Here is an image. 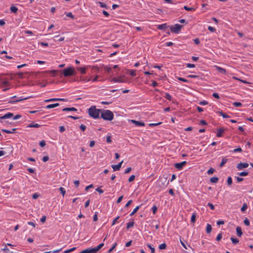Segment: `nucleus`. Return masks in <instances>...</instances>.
I'll return each instance as SVG.
<instances>
[{
  "instance_id": "25",
  "label": "nucleus",
  "mask_w": 253,
  "mask_h": 253,
  "mask_svg": "<svg viewBox=\"0 0 253 253\" xmlns=\"http://www.w3.org/2000/svg\"><path fill=\"white\" fill-rule=\"evenodd\" d=\"M230 240H231L232 243L234 245H235V244H237V243H238L239 242V239H238L236 238H234L233 237H231L230 238Z\"/></svg>"
},
{
  "instance_id": "33",
  "label": "nucleus",
  "mask_w": 253,
  "mask_h": 253,
  "mask_svg": "<svg viewBox=\"0 0 253 253\" xmlns=\"http://www.w3.org/2000/svg\"><path fill=\"white\" fill-rule=\"evenodd\" d=\"M134 222L133 221H131V222H129L127 223V225H126V228L127 229H129V228L133 226L134 225Z\"/></svg>"
},
{
  "instance_id": "14",
  "label": "nucleus",
  "mask_w": 253,
  "mask_h": 253,
  "mask_svg": "<svg viewBox=\"0 0 253 253\" xmlns=\"http://www.w3.org/2000/svg\"><path fill=\"white\" fill-rule=\"evenodd\" d=\"M224 131V129L223 128H220L217 129V133L216 134V136L217 137H220L222 136V134Z\"/></svg>"
},
{
  "instance_id": "54",
  "label": "nucleus",
  "mask_w": 253,
  "mask_h": 253,
  "mask_svg": "<svg viewBox=\"0 0 253 253\" xmlns=\"http://www.w3.org/2000/svg\"><path fill=\"white\" fill-rule=\"evenodd\" d=\"M152 210L154 214L156 213L157 211V207L156 206H153L152 208Z\"/></svg>"
},
{
  "instance_id": "39",
  "label": "nucleus",
  "mask_w": 253,
  "mask_h": 253,
  "mask_svg": "<svg viewBox=\"0 0 253 253\" xmlns=\"http://www.w3.org/2000/svg\"><path fill=\"white\" fill-rule=\"evenodd\" d=\"M129 72V74L130 75L132 76V77H135L136 76V73H135V70H128Z\"/></svg>"
},
{
  "instance_id": "48",
  "label": "nucleus",
  "mask_w": 253,
  "mask_h": 253,
  "mask_svg": "<svg viewBox=\"0 0 253 253\" xmlns=\"http://www.w3.org/2000/svg\"><path fill=\"white\" fill-rule=\"evenodd\" d=\"M135 177V175H131V176L129 177V178H128V182H131L133 181L134 180Z\"/></svg>"
},
{
  "instance_id": "58",
  "label": "nucleus",
  "mask_w": 253,
  "mask_h": 253,
  "mask_svg": "<svg viewBox=\"0 0 253 253\" xmlns=\"http://www.w3.org/2000/svg\"><path fill=\"white\" fill-rule=\"evenodd\" d=\"M208 30L211 32H214L216 31V29L214 28L211 26L208 27Z\"/></svg>"
},
{
  "instance_id": "37",
  "label": "nucleus",
  "mask_w": 253,
  "mask_h": 253,
  "mask_svg": "<svg viewBox=\"0 0 253 253\" xmlns=\"http://www.w3.org/2000/svg\"><path fill=\"white\" fill-rule=\"evenodd\" d=\"M76 249V247H73L70 249H68V250H65L63 253H70L72 252H73Z\"/></svg>"
},
{
  "instance_id": "47",
  "label": "nucleus",
  "mask_w": 253,
  "mask_h": 253,
  "mask_svg": "<svg viewBox=\"0 0 253 253\" xmlns=\"http://www.w3.org/2000/svg\"><path fill=\"white\" fill-rule=\"evenodd\" d=\"M248 173H249L248 172L242 171V172H241L240 173H239V174L240 176H247L248 174Z\"/></svg>"
},
{
  "instance_id": "53",
  "label": "nucleus",
  "mask_w": 253,
  "mask_h": 253,
  "mask_svg": "<svg viewBox=\"0 0 253 253\" xmlns=\"http://www.w3.org/2000/svg\"><path fill=\"white\" fill-rule=\"evenodd\" d=\"M39 145L41 147H43L44 146H45L46 145V143H45V142L44 140H42L41 141L40 143H39Z\"/></svg>"
},
{
  "instance_id": "61",
  "label": "nucleus",
  "mask_w": 253,
  "mask_h": 253,
  "mask_svg": "<svg viewBox=\"0 0 253 253\" xmlns=\"http://www.w3.org/2000/svg\"><path fill=\"white\" fill-rule=\"evenodd\" d=\"M66 16L67 17H70L72 19L74 18V16L72 14L71 12H68L66 14Z\"/></svg>"
},
{
  "instance_id": "21",
  "label": "nucleus",
  "mask_w": 253,
  "mask_h": 253,
  "mask_svg": "<svg viewBox=\"0 0 253 253\" xmlns=\"http://www.w3.org/2000/svg\"><path fill=\"white\" fill-rule=\"evenodd\" d=\"M227 161H228V159L226 157L223 158L222 159L221 162L219 164V167L220 168L223 167L224 166V165H225V164L227 162Z\"/></svg>"
},
{
  "instance_id": "41",
  "label": "nucleus",
  "mask_w": 253,
  "mask_h": 253,
  "mask_svg": "<svg viewBox=\"0 0 253 253\" xmlns=\"http://www.w3.org/2000/svg\"><path fill=\"white\" fill-rule=\"evenodd\" d=\"M59 191H60L62 195L64 196L66 193L65 189L63 187H61L59 188Z\"/></svg>"
},
{
  "instance_id": "57",
  "label": "nucleus",
  "mask_w": 253,
  "mask_h": 253,
  "mask_svg": "<svg viewBox=\"0 0 253 253\" xmlns=\"http://www.w3.org/2000/svg\"><path fill=\"white\" fill-rule=\"evenodd\" d=\"M221 238H222V233H220L218 234V235L217 236V237L216 238V241H219L221 239Z\"/></svg>"
},
{
  "instance_id": "26",
  "label": "nucleus",
  "mask_w": 253,
  "mask_h": 253,
  "mask_svg": "<svg viewBox=\"0 0 253 253\" xmlns=\"http://www.w3.org/2000/svg\"><path fill=\"white\" fill-rule=\"evenodd\" d=\"M64 40V37H59V36H55L54 37V40L55 41H63Z\"/></svg>"
},
{
  "instance_id": "8",
  "label": "nucleus",
  "mask_w": 253,
  "mask_h": 253,
  "mask_svg": "<svg viewBox=\"0 0 253 253\" xmlns=\"http://www.w3.org/2000/svg\"><path fill=\"white\" fill-rule=\"evenodd\" d=\"M248 166H249V164L247 163H240L238 164V165L237 166V168L239 170H241L244 168H247Z\"/></svg>"
},
{
  "instance_id": "17",
  "label": "nucleus",
  "mask_w": 253,
  "mask_h": 253,
  "mask_svg": "<svg viewBox=\"0 0 253 253\" xmlns=\"http://www.w3.org/2000/svg\"><path fill=\"white\" fill-rule=\"evenodd\" d=\"M63 111H77V109L74 107H67L62 109Z\"/></svg>"
},
{
  "instance_id": "19",
  "label": "nucleus",
  "mask_w": 253,
  "mask_h": 253,
  "mask_svg": "<svg viewBox=\"0 0 253 253\" xmlns=\"http://www.w3.org/2000/svg\"><path fill=\"white\" fill-rule=\"evenodd\" d=\"M104 243H101L96 247L93 248L95 253H96L101 248L104 246Z\"/></svg>"
},
{
  "instance_id": "7",
  "label": "nucleus",
  "mask_w": 253,
  "mask_h": 253,
  "mask_svg": "<svg viewBox=\"0 0 253 253\" xmlns=\"http://www.w3.org/2000/svg\"><path fill=\"white\" fill-rule=\"evenodd\" d=\"M186 163L187 162L186 161H183L181 163L175 164L174 166L178 170H181Z\"/></svg>"
},
{
  "instance_id": "42",
  "label": "nucleus",
  "mask_w": 253,
  "mask_h": 253,
  "mask_svg": "<svg viewBox=\"0 0 253 253\" xmlns=\"http://www.w3.org/2000/svg\"><path fill=\"white\" fill-rule=\"evenodd\" d=\"M117 243H115L113 246L111 248H110L109 251H108V253H110L111 252H112V251L117 247Z\"/></svg>"
},
{
  "instance_id": "43",
  "label": "nucleus",
  "mask_w": 253,
  "mask_h": 253,
  "mask_svg": "<svg viewBox=\"0 0 253 253\" xmlns=\"http://www.w3.org/2000/svg\"><path fill=\"white\" fill-rule=\"evenodd\" d=\"M147 247L150 249V250H151V252L152 253H155V248L154 247H153L150 244H147Z\"/></svg>"
},
{
  "instance_id": "13",
  "label": "nucleus",
  "mask_w": 253,
  "mask_h": 253,
  "mask_svg": "<svg viewBox=\"0 0 253 253\" xmlns=\"http://www.w3.org/2000/svg\"><path fill=\"white\" fill-rule=\"evenodd\" d=\"M168 27L169 26L167 25V24L166 23H165V24L158 25L157 28L159 30H165L167 28H168Z\"/></svg>"
},
{
  "instance_id": "34",
  "label": "nucleus",
  "mask_w": 253,
  "mask_h": 253,
  "mask_svg": "<svg viewBox=\"0 0 253 253\" xmlns=\"http://www.w3.org/2000/svg\"><path fill=\"white\" fill-rule=\"evenodd\" d=\"M167 248V245L165 243L161 244L159 245V248L160 250H165Z\"/></svg>"
},
{
  "instance_id": "16",
  "label": "nucleus",
  "mask_w": 253,
  "mask_h": 253,
  "mask_svg": "<svg viewBox=\"0 0 253 253\" xmlns=\"http://www.w3.org/2000/svg\"><path fill=\"white\" fill-rule=\"evenodd\" d=\"M59 105V104L58 103H54V104H49V105H47L45 107V108L46 109H51V108H53L54 107H57Z\"/></svg>"
},
{
  "instance_id": "30",
  "label": "nucleus",
  "mask_w": 253,
  "mask_h": 253,
  "mask_svg": "<svg viewBox=\"0 0 253 253\" xmlns=\"http://www.w3.org/2000/svg\"><path fill=\"white\" fill-rule=\"evenodd\" d=\"M212 230L211 226L210 224H208L206 227V232L208 234L211 232Z\"/></svg>"
},
{
  "instance_id": "23",
  "label": "nucleus",
  "mask_w": 253,
  "mask_h": 253,
  "mask_svg": "<svg viewBox=\"0 0 253 253\" xmlns=\"http://www.w3.org/2000/svg\"><path fill=\"white\" fill-rule=\"evenodd\" d=\"M77 69L81 72L82 74H84L86 73V69L85 67H77Z\"/></svg>"
},
{
  "instance_id": "38",
  "label": "nucleus",
  "mask_w": 253,
  "mask_h": 253,
  "mask_svg": "<svg viewBox=\"0 0 253 253\" xmlns=\"http://www.w3.org/2000/svg\"><path fill=\"white\" fill-rule=\"evenodd\" d=\"M227 182L228 186L231 185V184H232V179L231 177L229 176L228 177Z\"/></svg>"
},
{
  "instance_id": "50",
  "label": "nucleus",
  "mask_w": 253,
  "mask_h": 253,
  "mask_svg": "<svg viewBox=\"0 0 253 253\" xmlns=\"http://www.w3.org/2000/svg\"><path fill=\"white\" fill-rule=\"evenodd\" d=\"M99 4H100V6L101 7H103V8H107V5L104 3V2H100L99 1Z\"/></svg>"
},
{
  "instance_id": "5",
  "label": "nucleus",
  "mask_w": 253,
  "mask_h": 253,
  "mask_svg": "<svg viewBox=\"0 0 253 253\" xmlns=\"http://www.w3.org/2000/svg\"><path fill=\"white\" fill-rule=\"evenodd\" d=\"M182 27V25L176 24L174 25V26L170 27L171 32L172 33L178 34L180 32Z\"/></svg>"
},
{
  "instance_id": "63",
  "label": "nucleus",
  "mask_w": 253,
  "mask_h": 253,
  "mask_svg": "<svg viewBox=\"0 0 253 253\" xmlns=\"http://www.w3.org/2000/svg\"><path fill=\"white\" fill-rule=\"evenodd\" d=\"M131 167L127 168L126 169L124 173H126V174L128 173H129L131 171Z\"/></svg>"
},
{
  "instance_id": "64",
  "label": "nucleus",
  "mask_w": 253,
  "mask_h": 253,
  "mask_svg": "<svg viewBox=\"0 0 253 253\" xmlns=\"http://www.w3.org/2000/svg\"><path fill=\"white\" fill-rule=\"evenodd\" d=\"M80 129L83 131H84L85 129H86V126H85L82 124L80 126Z\"/></svg>"
},
{
  "instance_id": "52",
  "label": "nucleus",
  "mask_w": 253,
  "mask_h": 253,
  "mask_svg": "<svg viewBox=\"0 0 253 253\" xmlns=\"http://www.w3.org/2000/svg\"><path fill=\"white\" fill-rule=\"evenodd\" d=\"M244 223L247 226L250 225V221H249V220L247 218H246L244 219Z\"/></svg>"
},
{
  "instance_id": "62",
  "label": "nucleus",
  "mask_w": 253,
  "mask_h": 253,
  "mask_svg": "<svg viewBox=\"0 0 253 253\" xmlns=\"http://www.w3.org/2000/svg\"><path fill=\"white\" fill-rule=\"evenodd\" d=\"M39 197V194L35 193L32 195V198L34 199H36Z\"/></svg>"
},
{
  "instance_id": "1",
  "label": "nucleus",
  "mask_w": 253,
  "mask_h": 253,
  "mask_svg": "<svg viewBox=\"0 0 253 253\" xmlns=\"http://www.w3.org/2000/svg\"><path fill=\"white\" fill-rule=\"evenodd\" d=\"M101 109H96L95 106H91L88 109V113L90 117L94 118H99V114L101 113Z\"/></svg>"
},
{
  "instance_id": "24",
  "label": "nucleus",
  "mask_w": 253,
  "mask_h": 253,
  "mask_svg": "<svg viewBox=\"0 0 253 253\" xmlns=\"http://www.w3.org/2000/svg\"><path fill=\"white\" fill-rule=\"evenodd\" d=\"M16 130V128H13L12 129V130H7V129H2L1 130H2V131L6 133L10 134V133H13Z\"/></svg>"
},
{
  "instance_id": "12",
  "label": "nucleus",
  "mask_w": 253,
  "mask_h": 253,
  "mask_svg": "<svg viewBox=\"0 0 253 253\" xmlns=\"http://www.w3.org/2000/svg\"><path fill=\"white\" fill-rule=\"evenodd\" d=\"M79 253H95L93 248H87L83 250Z\"/></svg>"
},
{
  "instance_id": "51",
  "label": "nucleus",
  "mask_w": 253,
  "mask_h": 253,
  "mask_svg": "<svg viewBox=\"0 0 253 253\" xmlns=\"http://www.w3.org/2000/svg\"><path fill=\"white\" fill-rule=\"evenodd\" d=\"M233 105L235 107H240L242 105L241 103L238 102H234Z\"/></svg>"
},
{
  "instance_id": "29",
  "label": "nucleus",
  "mask_w": 253,
  "mask_h": 253,
  "mask_svg": "<svg viewBox=\"0 0 253 253\" xmlns=\"http://www.w3.org/2000/svg\"><path fill=\"white\" fill-rule=\"evenodd\" d=\"M196 220V213L195 212L193 213L191 218V221L192 223H195Z\"/></svg>"
},
{
  "instance_id": "45",
  "label": "nucleus",
  "mask_w": 253,
  "mask_h": 253,
  "mask_svg": "<svg viewBox=\"0 0 253 253\" xmlns=\"http://www.w3.org/2000/svg\"><path fill=\"white\" fill-rule=\"evenodd\" d=\"M242 149L240 147H238L236 149H234L232 151V152L235 153V152H242Z\"/></svg>"
},
{
  "instance_id": "59",
  "label": "nucleus",
  "mask_w": 253,
  "mask_h": 253,
  "mask_svg": "<svg viewBox=\"0 0 253 253\" xmlns=\"http://www.w3.org/2000/svg\"><path fill=\"white\" fill-rule=\"evenodd\" d=\"M208 104V102L207 101L203 100L202 101H200L199 102V104L201 105H206Z\"/></svg>"
},
{
  "instance_id": "49",
  "label": "nucleus",
  "mask_w": 253,
  "mask_h": 253,
  "mask_svg": "<svg viewBox=\"0 0 253 253\" xmlns=\"http://www.w3.org/2000/svg\"><path fill=\"white\" fill-rule=\"evenodd\" d=\"M112 68L110 67H109L108 66H106L105 67V71L109 73H110L112 72Z\"/></svg>"
},
{
  "instance_id": "32",
  "label": "nucleus",
  "mask_w": 253,
  "mask_h": 253,
  "mask_svg": "<svg viewBox=\"0 0 253 253\" xmlns=\"http://www.w3.org/2000/svg\"><path fill=\"white\" fill-rule=\"evenodd\" d=\"M10 9L11 11L14 13H16L18 11V8L14 5H12L10 7Z\"/></svg>"
},
{
  "instance_id": "55",
  "label": "nucleus",
  "mask_w": 253,
  "mask_h": 253,
  "mask_svg": "<svg viewBox=\"0 0 253 253\" xmlns=\"http://www.w3.org/2000/svg\"><path fill=\"white\" fill-rule=\"evenodd\" d=\"M187 77L189 78H199V76L196 75H189Z\"/></svg>"
},
{
  "instance_id": "2",
  "label": "nucleus",
  "mask_w": 253,
  "mask_h": 253,
  "mask_svg": "<svg viewBox=\"0 0 253 253\" xmlns=\"http://www.w3.org/2000/svg\"><path fill=\"white\" fill-rule=\"evenodd\" d=\"M101 118L104 120L112 121L114 118V114L110 110L101 109Z\"/></svg>"
},
{
  "instance_id": "22",
  "label": "nucleus",
  "mask_w": 253,
  "mask_h": 253,
  "mask_svg": "<svg viewBox=\"0 0 253 253\" xmlns=\"http://www.w3.org/2000/svg\"><path fill=\"white\" fill-rule=\"evenodd\" d=\"M217 70L222 74H226V70L224 68L219 67H216Z\"/></svg>"
},
{
  "instance_id": "11",
  "label": "nucleus",
  "mask_w": 253,
  "mask_h": 253,
  "mask_svg": "<svg viewBox=\"0 0 253 253\" xmlns=\"http://www.w3.org/2000/svg\"><path fill=\"white\" fill-rule=\"evenodd\" d=\"M13 116V114L12 113H8L5 115H4L0 117V122L1 121V120L6 119L10 118L11 117Z\"/></svg>"
},
{
  "instance_id": "40",
  "label": "nucleus",
  "mask_w": 253,
  "mask_h": 253,
  "mask_svg": "<svg viewBox=\"0 0 253 253\" xmlns=\"http://www.w3.org/2000/svg\"><path fill=\"white\" fill-rule=\"evenodd\" d=\"M165 97L169 101H170L172 98L171 95L169 93H166Z\"/></svg>"
},
{
  "instance_id": "46",
  "label": "nucleus",
  "mask_w": 253,
  "mask_h": 253,
  "mask_svg": "<svg viewBox=\"0 0 253 253\" xmlns=\"http://www.w3.org/2000/svg\"><path fill=\"white\" fill-rule=\"evenodd\" d=\"M184 9L187 11H193V10H194L195 9L193 7H189L187 6H184Z\"/></svg>"
},
{
  "instance_id": "28",
  "label": "nucleus",
  "mask_w": 253,
  "mask_h": 253,
  "mask_svg": "<svg viewBox=\"0 0 253 253\" xmlns=\"http://www.w3.org/2000/svg\"><path fill=\"white\" fill-rule=\"evenodd\" d=\"M40 126H41V125H40L39 124H34V123H32V124H30L29 126H28V127H29L39 128Z\"/></svg>"
},
{
  "instance_id": "3",
  "label": "nucleus",
  "mask_w": 253,
  "mask_h": 253,
  "mask_svg": "<svg viewBox=\"0 0 253 253\" xmlns=\"http://www.w3.org/2000/svg\"><path fill=\"white\" fill-rule=\"evenodd\" d=\"M61 74L65 77H68L73 75H76V72L74 67H69L61 71Z\"/></svg>"
},
{
  "instance_id": "15",
  "label": "nucleus",
  "mask_w": 253,
  "mask_h": 253,
  "mask_svg": "<svg viewBox=\"0 0 253 253\" xmlns=\"http://www.w3.org/2000/svg\"><path fill=\"white\" fill-rule=\"evenodd\" d=\"M236 232H237V235L238 237H241V236L243 234V232H242V231L241 227L237 226L236 227Z\"/></svg>"
},
{
  "instance_id": "9",
  "label": "nucleus",
  "mask_w": 253,
  "mask_h": 253,
  "mask_svg": "<svg viewBox=\"0 0 253 253\" xmlns=\"http://www.w3.org/2000/svg\"><path fill=\"white\" fill-rule=\"evenodd\" d=\"M123 163V161H122L120 163H119L117 165H112L111 166V167L113 168L114 171L120 170V168H121Z\"/></svg>"
},
{
  "instance_id": "18",
  "label": "nucleus",
  "mask_w": 253,
  "mask_h": 253,
  "mask_svg": "<svg viewBox=\"0 0 253 253\" xmlns=\"http://www.w3.org/2000/svg\"><path fill=\"white\" fill-rule=\"evenodd\" d=\"M27 98H22V97H19V98H18L17 100H10L8 101V103H11V104H13L15 102H19V101H21L22 100H25V99H26Z\"/></svg>"
},
{
  "instance_id": "35",
  "label": "nucleus",
  "mask_w": 253,
  "mask_h": 253,
  "mask_svg": "<svg viewBox=\"0 0 253 253\" xmlns=\"http://www.w3.org/2000/svg\"><path fill=\"white\" fill-rule=\"evenodd\" d=\"M248 208V206L246 203H244L241 209V211L243 212L245 211Z\"/></svg>"
},
{
  "instance_id": "31",
  "label": "nucleus",
  "mask_w": 253,
  "mask_h": 253,
  "mask_svg": "<svg viewBox=\"0 0 253 253\" xmlns=\"http://www.w3.org/2000/svg\"><path fill=\"white\" fill-rule=\"evenodd\" d=\"M218 181V178L217 177H213L211 178L210 181L211 183H216Z\"/></svg>"
},
{
  "instance_id": "56",
  "label": "nucleus",
  "mask_w": 253,
  "mask_h": 253,
  "mask_svg": "<svg viewBox=\"0 0 253 253\" xmlns=\"http://www.w3.org/2000/svg\"><path fill=\"white\" fill-rule=\"evenodd\" d=\"M177 79L179 80V81H182V82H185V83H187L188 82V80L184 79V78H181V77H178L177 78Z\"/></svg>"
},
{
  "instance_id": "6",
  "label": "nucleus",
  "mask_w": 253,
  "mask_h": 253,
  "mask_svg": "<svg viewBox=\"0 0 253 253\" xmlns=\"http://www.w3.org/2000/svg\"><path fill=\"white\" fill-rule=\"evenodd\" d=\"M114 83H126V81L124 79V76H120L118 78H113L111 80Z\"/></svg>"
},
{
  "instance_id": "60",
  "label": "nucleus",
  "mask_w": 253,
  "mask_h": 253,
  "mask_svg": "<svg viewBox=\"0 0 253 253\" xmlns=\"http://www.w3.org/2000/svg\"><path fill=\"white\" fill-rule=\"evenodd\" d=\"M186 67L187 68H194L195 67V65L194 64L187 63L186 64Z\"/></svg>"
},
{
  "instance_id": "36",
  "label": "nucleus",
  "mask_w": 253,
  "mask_h": 253,
  "mask_svg": "<svg viewBox=\"0 0 253 253\" xmlns=\"http://www.w3.org/2000/svg\"><path fill=\"white\" fill-rule=\"evenodd\" d=\"M219 113L220 114L221 116H222L223 117V118H229L230 116L227 115V114H225L224 113H223V112L222 111H220L219 112Z\"/></svg>"
},
{
  "instance_id": "10",
  "label": "nucleus",
  "mask_w": 253,
  "mask_h": 253,
  "mask_svg": "<svg viewBox=\"0 0 253 253\" xmlns=\"http://www.w3.org/2000/svg\"><path fill=\"white\" fill-rule=\"evenodd\" d=\"M129 121H130L131 123L134 124L135 126H145V124L143 122H139L134 120H131Z\"/></svg>"
},
{
  "instance_id": "44",
  "label": "nucleus",
  "mask_w": 253,
  "mask_h": 253,
  "mask_svg": "<svg viewBox=\"0 0 253 253\" xmlns=\"http://www.w3.org/2000/svg\"><path fill=\"white\" fill-rule=\"evenodd\" d=\"M214 171L215 169L213 168H211L208 170L207 173L208 174H212Z\"/></svg>"
},
{
  "instance_id": "20",
  "label": "nucleus",
  "mask_w": 253,
  "mask_h": 253,
  "mask_svg": "<svg viewBox=\"0 0 253 253\" xmlns=\"http://www.w3.org/2000/svg\"><path fill=\"white\" fill-rule=\"evenodd\" d=\"M141 205H140L139 206L136 207L134 208V209L133 210V211L130 213V216H131L133 215L138 211V210L140 209Z\"/></svg>"
},
{
  "instance_id": "4",
  "label": "nucleus",
  "mask_w": 253,
  "mask_h": 253,
  "mask_svg": "<svg viewBox=\"0 0 253 253\" xmlns=\"http://www.w3.org/2000/svg\"><path fill=\"white\" fill-rule=\"evenodd\" d=\"M169 184V181H167V178L162 177L157 181L158 186L160 187H165Z\"/></svg>"
},
{
  "instance_id": "27",
  "label": "nucleus",
  "mask_w": 253,
  "mask_h": 253,
  "mask_svg": "<svg viewBox=\"0 0 253 253\" xmlns=\"http://www.w3.org/2000/svg\"><path fill=\"white\" fill-rule=\"evenodd\" d=\"M46 72L52 73V76L53 77H54L56 76L57 73L58 72V71L55 70H50V71H46Z\"/></svg>"
}]
</instances>
